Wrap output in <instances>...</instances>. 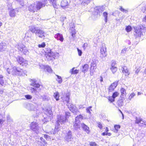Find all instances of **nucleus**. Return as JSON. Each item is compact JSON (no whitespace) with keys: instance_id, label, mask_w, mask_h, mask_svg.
<instances>
[{"instance_id":"6ab92c4d","label":"nucleus","mask_w":146,"mask_h":146,"mask_svg":"<svg viewBox=\"0 0 146 146\" xmlns=\"http://www.w3.org/2000/svg\"><path fill=\"white\" fill-rule=\"evenodd\" d=\"M40 29H38L34 26H32L30 27L29 30L33 33H37Z\"/></svg>"},{"instance_id":"1a4fd4ad","label":"nucleus","mask_w":146,"mask_h":146,"mask_svg":"<svg viewBox=\"0 0 146 146\" xmlns=\"http://www.w3.org/2000/svg\"><path fill=\"white\" fill-rule=\"evenodd\" d=\"M70 3L68 0H62L60 3V6L63 9H65L68 7Z\"/></svg>"},{"instance_id":"0e129e2a","label":"nucleus","mask_w":146,"mask_h":146,"mask_svg":"<svg viewBox=\"0 0 146 146\" xmlns=\"http://www.w3.org/2000/svg\"><path fill=\"white\" fill-rule=\"evenodd\" d=\"M143 21H146V15L143 18Z\"/></svg>"},{"instance_id":"58836bf2","label":"nucleus","mask_w":146,"mask_h":146,"mask_svg":"<svg viewBox=\"0 0 146 146\" xmlns=\"http://www.w3.org/2000/svg\"><path fill=\"white\" fill-rule=\"evenodd\" d=\"M108 15V13L106 12H104L103 13V15L105 17V21L106 23L107 22Z\"/></svg>"},{"instance_id":"dca6fc26","label":"nucleus","mask_w":146,"mask_h":146,"mask_svg":"<svg viewBox=\"0 0 146 146\" xmlns=\"http://www.w3.org/2000/svg\"><path fill=\"white\" fill-rule=\"evenodd\" d=\"M143 121L142 119L140 117H136L135 121V123L139 124V125L141 126H143Z\"/></svg>"},{"instance_id":"cd10ccee","label":"nucleus","mask_w":146,"mask_h":146,"mask_svg":"<svg viewBox=\"0 0 146 146\" xmlns=\"http://www.w3.org/2000/svg\"><path fill=\"white\" fill-rule=\"evenodd\" d=\"M19 49L24 54H25L26 53H27L28 51L26 47L25 46L20 47L19 48Z\"/></svg>"},{"instance_id":"69168bd1","label":"nucleus","mask_w":146,"mask_h":146,"mask_svg":"<svg viewBox=\"0 0 146 146\" xmlns=\"http://www.w3.org/2000/svg\"><path fill=\"white\" fill-rule=\"evenodd\" d=\"M143 126L144 125H146V121H143Z\"/></svg>"},{"instance_id":"4be33fe9","label":"nucleus","mask_w":146,"mask_h":146,"mask_svg":"<svg viewBox=\"0 0 146 146\" xmlns=\"http://www.w3.org/2000/svg\"><path fill=\"white\" fill-rule=\"evenodd\" d=\"M104 129H105V132L102 133V135L103 136L105 135L110 136L111 135V133H108V132L109 131V129L108 127H106Z\"/></svg>"},{"instance_id":"13d9d810","label":"nucleus","mask_w":146,"mask_h":146,"mask_svg":"<svg viewBox=\"0 0 146 146\" xmlns=\"http://www.w3.org/2000/svg\"><path fill=\"white\" fill-rule=\"evenodd\" d=\"M88 46V44L87 43H84L83 46L82 47L84 48V50H85L86 48Z\"/></svg>"},{"instance_id":"5fc2aeb1","label":"nucleus","mask_w":146,"mask_h":146,"mask_svg":"<svg viewBox=\"0 0 146 146\" xmlns=\"http://www.w3.org/2000/svg\"><path fill=\"white\" fill-rule=\"evenodd\" d=\"M25 98L28 100H30L31 99L32 97L31 95H26L25 96Z\"/></svg>"},{"instance_id":"e433bc0d","label":"nucleus","mask_w":146,"mask_h":146,"mask_svg":"<svg viewBox=\"0 0 146 146\" xmlns=\"http://www.w3.org/2000/svg\"><path fill=\"white\" fill-rule=\"evenodd\" d=\"M45 69L47 72L49 73H52V70L51 68L48 66H45Z\"/></svg>"},{"instance_id":"864d4df0","label":"nucleus","mask_w":146,"mask_h":146,"mask_svg":"<svg viewBox=\"0 0 146 146\" xmlns=\"http://www.w3.org/2000/svg\"><path fill=\"white\" fill-rule=\"evenodd\" d=\"M92 108V106H90L87 108L86 109L87 112L89 113H90V111H92V110L91 109Z\"/></svg>"},{"instance_id":"09e8293b","label":"nucleus","mask_w":146,"mask_h":146,"mask_svg":"<svg viewBox=\"0 0 146 146\" xmlns=\"http://www.w3.org/2000/svg\"><path fill=\"white\" fill-rule=\"evenodd\" d=\"M70 115V113L69 112L66 113H65V119L67 120V118Z\"/></svg>"},{"instance_id":"4468645a","label":"nucleus","mask_w":146,"mask_h":146,"mask_svg":"<svg viewBox=\"0 0 146 146\" xmlns=\"http://www.w3.org/2000/svg\"><path fill=\"white\" fill-rule=\"evenodd\" d=\"M81 126L84 131L88 134L90 133V131L89 129V127L83 123L81 124Z\"/></svg>"},{"instance_id":"7c9ffc66","label":"nucleus","mask_w":146,"mask_h":146,"mask_svg":"<svg viewBox=\"0 0 146 146\" xmlns=\"http://www.w3.org/2000/svg\"><path fill=\"white\" fill-rule=\"evenodd\" d=\"M70 99L69 96V95H67L66 96L63 97L62 98L63 102H66L67 103H68L69 102V100Z\"/></svg>"},{"instance_id":"79ce46f5","label":"nucleus","mask_w":146,"mask_h":146,"mask_svg":"<svg viewBox=\"0 0 146 146\" xmlns=\"http://www.w3.org/2000/svg\"><path fill=\"white\" fill-rule=\"evenodd\" d=\"M78 1H82V3H83L84 4V3L88 4L90 2V0H78Z\"/></svg>"},{"instance_id":"423d86ee","label":"nucleus","mask_w":146,"mask_h":146,"mask_svg":"<svg viewBox=\"0 0 146 146\" xmlns=\"http://www.w3.org/2000/svg\"><path fill=\"white\" fill-rule=\"evenodd\" d=\"M119 95V93L117 91H115L113 92L112 94V96H109L108 97V101L110 103H113L115 101V98Z\"/></svg>"},{"instance_id":"338daca9","label":"nucleus","mask_w":146,"mask_h":146,"mask_svg":"<svg viewBox=\"0 0 146 146\" xmlns=\"http://www.w3.org/2000/svg\"><path fill=\"white\" fill-rule=\"evenodd\" d=\"M101 79L100 80V81L101 82H102L103 81V79L102 76L100 77Z\"/></svg>"},{"instance_id":"473e14b6","label":"nucleus","mask_w":146,"mask_h":146,"mask_svg":"<svg viewBox=\"0 0 146 146\" xmlns=\"http://www.w3.org/2000/svg\"><path fill=\"white\" fill-rule=\"evenodd\" d=\"M124 99L121 98V99H118L117 102V105L119 107L122 106L123 104V100Z\"/></svg>"},{"instance_id":"412c9836","label":"nucleus","mask_w":146,"mask_h":146,"mask_svg":"<svg viewBox=\"0 0 146 146\" xmlns=\"http://www.w3.org/2000/svg\"><path fill=\"white\" fill-rule=\"evenodd\" d=\"M28 10L30 12H35V11H37L35 7L33 4H31L28 7Z\"/></svg>"},{"instance_id":"c03bdc74","label":"nucleus","mask_w":146,"mask_h":146,"mask_svg":"<svg viewBox=\"0 0 146 146\" xmlns=\"http://www.w3.org/2000/svg\"><path fill=\"white\" fill-rule=\"evenodd\" d=\"M135 94L134 93H131L129 96L128 99L129 100H131V99L135 96Z\"/></svg>"},{"instance_id":"a878e982","label":"nucleus","mask_w":146,"mask_h":146,"mask_svg":"<svg viewBox=\"0 0 146 146\" xmlns=\"http://www.w3.org/2000/svg\"><path fill=\"white\" fill-rule=\"evenodd\" d=\"M72 132L70 131H68L67 135L66 136V138L67 141H71L70 139L72 138Z\"/></svg>"},{"instance_id":"680f3d73","label":"nucleus","mask_w":146,"mask_h":146,"mask_svg":"<svg viewBox=\"0 0 146 146\" xmlns=\"http://www.w3.org/2000/svg\"><path fill=\"white\" fill-rule=\"evenodd\" d=\"M44 137L46 139L48 137V136L46 134H44Z\"/></svg>"},{"instance_id":"c9c22d12","label":"nucleus","mask_w":146,"mask_h":146,"mask_svg":"<svg viewBox=\"0 0 146 146\" xmlns=\"http://www.w3.org/2000/svg\"><path fill=\"white\" fill-rule=\"evenodd\" d=\"M46 114L48 116H50V115H52V111L50 110H46Z\"/></svg>"},{"instance_id":"603ef678","label":"nucleus","mask_w":146,"mask_h":146,"mask_svg":"<svg viewBox=\"0 0 146 146\" xmlns=\"http://www.w3.org/2000/svg\"><path fill=\"white\" fill-rule=\"evenodd\" d=\"M89 145L90 146H97V145L96 143L94 142H90Z\"/></svg>"},{"instance_id":"2f4dec72","label":"nucleus","mask_w":146,"mask_h":146,"mask_svg":"<svg viewBox=\"0 0 146 146\" xmlns=\"http://www.w3.org/2000/svg\"><path fill=\"white\" fill-rule=\"evenodd\" d=\"M53 96L56 101H58L59 100V98L60 97L59 93L58 92L54 93Z\"/></svg>"},{"instance_id":"c85d7f7f","label":"nucleus","mask_w":146,"mask_h":146,"mask_svg":"<svg viewBox=\"0 0 146 146\" xmlns=\"http://www.w3.org/2000/svg\"><path fill=\"white\" fill-rule=\"evenodd\" d=\"M49 1L54 8H57V5L56 4V0H49Z\"/></svg>"},{"instance_id":"4c0bfd02","label":"nucleus","mask_w":146,"mask_h":146,"mask_svg":"<svg viewBox=\"0 0 146 146\" xmlns=\"http://www.w3.org/2000/svg\"><path fill=\"white\" fill-rule=\"evenodd\" d=\"M125 29L127 32H129L132 30V28L130 25H128L126 27Z\"/></svg>"},{"instance_id":"f704fd0d","label":"nucleus","mask_w":146,"mask_h":146,"mask_svg":"<svg viewBox=\"0 0 146 146\" xmlns=\"http://www.w3.org/2000/svg\"><path fill=\"white\" fill-rule=\"evenodd\" d=\"M76 119H75V122L73 126L75 129L77 130L80 128V125L79 124L76 122Z\"/></svg>"},{"instance_id":"a19ab883","label":"nucleus","mask_w":146,"mask_h":146,"mask_svg":"<svg viewBox=\"0 0 146 146\" xmlns=\"http://www.w3.org/2000/svg\"><path fill=\"white\" fill-rule=\"evenodd\" d=\"M56 76L57 77V79L56 80L58 82V83H61L62 82L61 77L58 75H56Z\"/></svg>"},{"instance_id":"4d7b16f0","label":"nucleus","mask_w":146,"mask_h":146,"mask_svg":"<svg viewBox=\"0 0 146 146\" xmlns=\"http://www.w3.org/2000/svg\"><path fill=\"white\" fill-rule=\"evenodd\" d=\"M77 50L78 55L80 56H81L82 53V51L80 50L78 48H77Z\"/></svg>"},{"instance_id":"9b49d317","label":"nucleus","mask_w":146,"mask_h":146,"mask_svg":"<svg viewBox=\"0 0 146 146\" xmlns=\"http://www.w3.org/2000/svg\"><path fill=\"white\" fill-rule=\"evenodd\" d=\"M38 124L36 122H33L30 125V127L31 130L35 131L38 129Z\"/></svg>"},{"instance_id":"f03ea898","label":"nucleus","mask_w":146,"mask_h":146,"mask_svg":"<svg viewBox=\"0 0 146 146\" xmlns=\"http://www.w3.org/2000/svg\"><path fill=\"white\" fill-rule=\"evenodd\" d=\"M22 69L16 66L7 68V71L9 74H11L13 76L18 75L22 72Z\"/></svg>"},{"instance_id":"393cba45","label":"nucleus","mask_w":146,"mask_h":146,"mask_svg":"<svg viewBox=\"0 0 146 146\" xmlns=\"http://www.w3.org/2000/svg\"><path fill=\"white\" fill-rule=\"evenodd\" d=\"M0 84L2 86H4L6 85L4 79V76L2 75H0Z\"/></svg>"},{"instance_id":"7ed1b4c3","label":"nucleus","mask_w":146,"mask_h":146,"mask_svg":"<svg viewBox=\"0 0 146 146\" xmlns=\"http://www.w3.org/2000/svg\"><path fill=\"white\" fill-rule=\"evenodd\" d=\"M31 85L33 86L34 88H31L30 90L31 93H36L37 92V90L38 88H40V84L37 82V81L35 80H31Z\"/></svg>"},{"instance_id":"6e6552de","label":"nucleus","mask_w":146,"mask_h":146,"mask_svg":"<svg viewBox=\"0 0 146 146\" xmlns=\"http://www.w3.org/2000/svg\"><path fill=\"white\" fill-rule=\"evenodd\" d=\"M118 81H116L111 84L108 88L109 92H111L113 91L118 85Z\"/></svg>"},{"instance_id":"e2e57ef3","label":"nucleus","mask_w":146,"mask_h":146,"mask_svg":"<svg viewBox=\"0 0 146 146\" xmlns=\"http://www.w3.org/2000/svg\"><path fill=\"white\" fill-rule=\"evenodd\" d=\"M139 70L138 69H137L135 72V73L137 74L139 72Z\"/></svg>"},{"instance_id":"5701e85b","label":"nucleus","mask_w":146,"mask_h":146,"mask_svg":"<svg viewBox=\"0 0 146 146\" xmlns=\"http://www.w3.org/2000/svg\"><path fill=\"white\" fill-rule=\"evenodd\" d=\"M7 48V46L5 43L1 42L0 43V52L5 50Z\"/></svg>"},{"instance_id":"0eeeda50","label":"nucleus","mask_w":146,"mask_h":146,"mask_svg":"<svg viewBox=\"0 0 146 146\" xmlns=\"http://www.w3.org/2000/svg\"><path fill=\"white\" fill-rule=\"evenodd\" d=\"M96 68V62H92L91 64L90 70V74L91 76H92L94 74Z\"/></svg>"},{"instance_id":"f8f14e48","label":"nucleus","mask_w":146,"mask_h":146,"mask_svg":"<svg viewBox=\"0 0 146 146\" xmlns=\"http://www.w3.org/2000/svg\"><path fill=\"white\" fill-rule=\"evenodd\" d=\"M45 55L46 58H50V60L53 58H54L55 56V54L53 52H51V50H50V51L46 52Z\"/></svg>"},{"instance_id":"8fccbe9b","label":"nucleus","mask_w":146,"mask_h":146,"mask_svg":"<svg viewBox=\"0 0 146 146\" xmlns=\"http://www.w3.org/2000/svg\"><path fill=\"white\" fill-rule=\"evenodd\" d=\"M97 126L98 127L100 128V129H102L103 128V126L102 123L100 122H99L97 123Z\"/></svg>"},{"instance_id":"c756f323","label":"nucleus","mask_w":146,"mask_h":146,"mask_svg":"<svg viewBox=\"0 0 146 146\" xmlns=\"http://www.w3.org/2000/svg\"><path fill=\"white\" fill-rule=\"evenodd\" d=\"M58 122L62 124H63L65 123L66 122V120L65 119H64L61 116H60L58 119Z\"/></svg>"},{"instance_id":"a18cd8bd","label":"nucleus","mask_w":146,"mask_h":146,"mask_svg":"<svg viewBox=\"0 0 146 146\" xmlns=\"http://www.w3.org/2000/svg\"><path fill=\"white\" fill-rule=\"evenodd\" d=\"M83 119V117L82 115L80 114L78 115L76 117V119Z\"/></svg>"},{"instance_id":"de8ad7c7","label":"nucleus","mask_w":146,"mask_h":146,"mask_svg":"<svg viewBox=\"0 0 146 146\" xmlns=\"http://www.w3.org/2000/svg\"><path fill=\"white\" fill-rule=\"evenodd\" d=\"M45 44L44 42H43L41 44H39L38 47L39 48H44L45 46Z\"/></svg>"},{"instance_id":"2eb2a0df","label":"nucleus","mask_w":146,"mask_h":146,"mask_svg":"<svg viewBox=\"0 0 146 146\" xmlns=\"http://www.w3.org/2000/svg\"><path fill=\"white\" fill-rule=\"evenodd\" d=\"M120 91L121 93L120 97L122 99H125L126 96L125 90L123 88H121L120 89Z\"/></svg>"},{"instance_id":"6e6d98bb","label":"nucleus","mask_w":146,"mask_h":146,"mask_svg":"<svg viewBox=\"0 0 146 146\" xmlns=\"http://www.w3.org/2000/svg\"><path fill=\"white\" fill-rule=\"evenodd\" d=\"M71 35L72 37L75 36V35L76 34V32L75 30L74 29L71 32Z\"/></svg>"},{"instance_id":"ea45409f","label":"nucleus","mask_w":146,"mask_h":146,"mask_svg":"<svg viewBox=\"0 0 146 146\" xmlns=\"http://www.w3.org/2000/svg\"><path fill=\"white\" fill-rule=\"evenodd\" d=\"M74 68H73L72 69V71H71V73L72 74H78L79 72V70L76 69L74 70Z\"/></svg>"},{"instance_id":"bf43d9fd","label":"nucleus","mask_w":146,"mask_h":146,"mask_svg":"<svg viewBox=\"0 0 146 146\" xmlns=\"http://www.w3.org/2000/svg\"><path fill=\"white\" fill-rule=\"evenodd\" d=\"M5 121L4 120H3L2 119H0V125H2Z\"/></svg>"},{"instance_id":"3c124183","label":"nucleus","mask_w":146,"mask_h":146,"mask_svg":"<svg viewBox=\"0 0 146 146\" xmlns=\"http://www.w3.org/2000/svg\"><path fill=\"white\" fill-rule=\"evenodd\" d=\"M119 9L120 10L123 12L126 13L128 12V10H127L125 9H123L122 7L121 6H120V7Z\"/></svg>"},{"instance_id":"b1692460","label":"nucleus","mask_w":146,"mask_h":146,"mask_svg":"<svg viewBox=\"0 0 146 146\" xmlns=\"http://www.w3.org/2000/svg\"><path fill=\"white\" fill-rule=\"evenodd\" d=\"M68 108L73 113H74L76 111V107L72 104L68 106Z\"/></svg>"},{"instance_id":"052dcab7","label":"nucleus","mask_w":146,"mask_h":146,"mask_svg":"<svg viewBox=\"0 0 146 146\" xmlns=\"http://www.w3.org/2000/svg\"><path fill=\"white\" fill-rule=\"evenodd\" d=\"M126 48H124L122 50H121V53H125L126 51Z\"/></svg>"},{"instance_id":"a211bd4d","label":"nucleus","mask_w":146,"mask_h":146,"mask_svg":"<svg viewBox=\"0 0 146 146\" xmlns=\"http://www.w3.org/2000/svg\"><path fill=\"white\" fill-rule=\"evenodd\" d=\"M116 63L115 62H113L111 64V67L110 69L113 73H115L117 71V68L116 66H115Z\"/></svg>"},{"instance_id":"39448f33","label":"nucleus","mask_w":146,"mask_h":146,"mask_svg":"<svg viewBox=\"0 0 146 146\" xmlns=\"http://www.w3.org/2000/svg\"><path fill=\"white\" fill-rule=\"evenodd\" d=\"M47 3V0H44L43 3L40 1H37L35 6L37 11L40 10L42 7H44Z\"/></svg>"},{"instance_id":"774afa93","label":"nucleus","mask_w":146,"mask_h":146,"mask_svg":"<svg viewBox=\"0 0 146 146\" xmlns=\"http://www.w3.org/2000/svg\"><path fill=\"white\" fill-rule=\"evenodd\" d=\"M144 8L145 10H146V5L144 7Z\"/></svg>"},{"instance_id":"9d476101","label":"nucleus","mask_w":146,"mask_h":146,"mask_svg":"<svg viewBox=\"0 0 146 146\" xmlns=\"http://www.w3.org/2000/svg\"><path fill=\"white\" fill-rule=\"evenodd\" d=\"M107 55L106 48V47H102L101 48L100 56L103 58L106 56Z\"/></svg>"},{"instance_id":"aec40b11","label":"nucleus","mask_w":146,"mask_h":146,"mask_svg":"<svg viewBox=\"0 0 146 146\" xmlns=\"http://www.w3.org/2000/svg\"><path fill=\"white\" fill-rule=\"evenodd\" d=\"M89 68V66L88 64H84L82 66V72L85 73L88 71Z\"/></svg>"},{"instance_id":"ddd939ff","label":"nucleus","mask_w":146,"mask_h":146,"mask_svg":"<svg viewBox=\"0 0 146 146\" xmlns=\"http://www.w3.org/2000/svg\"><path fill=\"white\" fill-rule=\"evenodd\" d=\"M122 73L126 76L127 77L130 74V72L127 67L123 66L122 67Z\"/></svg>"},{"instance_id":"f3484780","label":"nucleus","mask_w":146,"mask_h":146,"mask_svg":"<svg viewBox=\"0 0 146 146\" xmlns=\"http://www.w3.org/2000/svg\"><path fill=\"white\" fill-rule=\"evenodd\" d=\"M55 38L57 40H59L61 42H63L64 40L62 35L59 33H57L55 35Z\"/></svg>"},{"instance_id":"49530a36","label":"nucleus","mask_w":146,"mask_h":146,"mask_svg":"<svg viewBox=\"0 0 146 146\" xmlns=\"http://www.w3.org/2000/svg\"><path fill=\"white\" fill-rule=\"evenodd\" d=\"M114 127L115 129L117 131L120 128V126L119 125H115L114 126Z\"/></svg>"},{"instance_id":"72a5a7b5","label":"nucleus","mask_w":146,"mask_h":146,"mask_svg":"<svg viewBox=\"0 0 146 146\" xmlns=\"http://www.w3.org/2000/svg\"><path fill=\"white\" fill-rule=\"evenodd\" d=\"M39 31H38V32L37 33V34H39V37L40 38H42L43 37H44L45 36L44 32L41 30L40 29Z\"/></svg>"},{"instance_id":"20e7f679","label":"nucleus","mask_w":146,"mask_h":146,"mask_svg":"<svg viewBox=\"0 0 146 146\" xmlns=\"http://www.w3.org/2000/svg\"><path fill=\"white\" fill-rule=\"evenodd\" d=\"M16 61L19 64L23 66H26L28 65L27 61L21 56H18L16 58Z\"/></svg>"},{"instance_id":"f257e3e1","label":"nucleus","mask_w":146,"mask_h":146,"mask_svg":"<svg viewBox=\"0 0 146 146\" xmlns=\"http://www.w3.org/2000/svg\"><path fill=\"white\" fill-rule=\"evenodd\" d=\"M146 30V27L143 25H140L138 28L135 29V33L134 35L136 38L140 37L142 35H143V32L145 33Z\"/></svg>"},{"instance_id":"37998d69","label":"nucleus","mask_w":146,"mask_h":146,"mask_svg":"<svg viewBox=\"0 0 146 146\" xmlns=\"http://www.w3.org/2000/svg\"><path fill=\"white\" fill-rule=\"evenodd\" d=\"M47 143L45 141H44L42 142H40V146H46Z\"/></svg>"},{"instance_id":"bb28decb","label":"nucleus","mask_w":146,"mask_h":146,"mask_svg":"<svg viewBox=\"0 0 146 146\" xmlns=\"http://www.w3.org/2000/svg\"><path fill=\"white\" fill-rule=\"evenodd\" d=\"M16 12H18V11L16 9H13L11 10L9 13L10 16L11 17H15Z\"/></svg>"}]
</instances>
